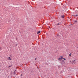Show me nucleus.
<instances>
[{
    "label": "nucleus",
    "mask_w": 78,
    "mask_h": 78,
    "mask_svg": "<svg viewBox=\"0 0 78 78\" xmlns=\"http://www.w3.org/2000/svg\"><path fill=\"white\" fill-rule=\"evenodd\" d=\"M35 60H36L37 59V58H36L35 59Z\"/></svg>",
    "instance_id": "13"
},
{
    "label": "nucleus",
    "mask_w": 78,
    "mask_h": 78,
    "mask_svg": "<svg viewBox=\"0 0 78 78\" xmlns=\"http://www.w3.org/2000/svg\"><path fill=\"white\" fill-rule=\"evenodd\" d=\"M7 59H8V60H9V61H11L12 59H11V57H9L8 58H7Z\"/></svg>",
    "instance_id": "1"
},
{
    "label": "nucleus",
    "mask_w": 78,
    "mask_h": 78,
    "mask_svg": "<svg viewBox=\"0 0 78 78\" xmlns=\"http://www.w3.org/2000/svg\"><path fill=\"white\" fill-rule=\"evenodd\" d=\"M77 16H78V15H74V16H75V17H76Z\"/></svg>",
    "instance_id": "6"
},
{
    "label": "nucleus",
    "mask_w": 78,
    "mask_h": 78,
    "mask_svg": "<svg viewBox=\"0 0 78 78\" xmlns=\"http://www.w3.org/2000/svg\"><path fill=\"white\" fill-rule=\"evenodd\" d=\"M41 33V31H38L37 32V34H39V33Z\"/></svg>",
    "instance_id": "5"
},
{
    "label": "nucleus",
    "mask_w": 78,
    "mask_h": 78,
    "mask_svg": "<svg viewBox=\"0 0 78 78\" xmlns=\"http://www.w3.org/2000/svg\"><path fill=\"white\" fill-rule=\"evenodd\" d=\"M71 56H72V54L70 53V54H69V56L70 57Z\"/></svg>",
    "instance_id": "8"
},
{
    "label": "nucleus",
    "mask_w": 78,
    "mask_h": 78,
    "mask_svg": "<svg viewBox=\"0 0 78 78\" xmlns=\"http://www.w3.org/2000/svg\"><path fill=\"white\" fill-rule=\"evenodd\" d=\"M63 59H64V60H66V58H63Z\"/></svg>",
    "instance_id": "10"
},
{
    "label": "nucleus",
    "mask_w": 78,
    "mask_h": 78,
    "mask_svg": "<svg viewBox=\"0 0 78 78\" xmlns=\"http://www.w3.org/2000/svg\"><path fill=\"white\" fill-rule=\"evenodd\" d=\"M20 76H21V78H23L22 76H23V74H21Z\"/></svg>",
    "instance_id": "4"
},
{
    "label": "nucleus",
    "mask_w": 78,
    "mask_h": 78,
    "mask_svg": "<svg viewBox=\"0 0 78 78\" xmlns=\"http://www.w3.org/2000/svg\"><path fill=\"white\" fill-rule=\"evenodd\" d=\"M74 22H76V23L77 22V20H75V21Z\"/></svg>",
    "instance_id": "9"
},
{
    "label": "nucleus",
    "mask_w": 78,
    "mask_h": 78,
    "mask_svg": "<svg viewBox=\"0 0 78 78\" xmlns=\"http://www.w3.org/2000/svg\"><path fill=\"white\" fill-rule=\"evenodd\" d=\"M57 36H59V34L57 35Z\"/></svg>",
    "instance_id": "16"
},
{
    "label": "nucleus",
    "mask_w": 78,
    "mask_h": 78,
    "mask_svg": "<svg viewBox=\"0 0 78 78\" xmlns=\"http://www.w3.org/2000/svg\"><path fill=\"white\" fill-rule=\"evenodd\" d=\"M73 64H75L76 63V61L75 60L73 61Z\"/></svg>",
    "instance_id": "3"
},
{
    "label": "nucleus",
    "mask_w": 78,
    "mask_h": 78,
    "mask_svg": "<svg viewBox=\"0 0 78 78\" xmlns=\"http://www.w3.org/2000/svg\"><path fill=\"white\" fill-rule=\"evenodd\" d=\"M59 24L58 23V24L57 25H59Z\"/></svg>",
    "instance_id": "15"
},
{
    "label": "nucleus",
    "mask_w": 78,
    "mask_h": 78,
    "mask_svg": "<svg viewBox=\"0 0 78 78\" xmlns=\"http://www.w3.org/2000/svg\"><path fill=\"white\" fill-rule=\"evenodd\" d=\"M63 62H64V60H62Z\"/></svg>",
    "instance_id": "14"
},
{
    "label": "nucleus",
    "mask_w": 78,
    "mask_h": 78,
    "mask_svg": "<svg viewBox=\"0 0 78 78\" xmlns=\"http://www.w3.org/2000/svg\"><path fill=\"white\" fill-rule=\"evenodd\" d=\"M11 67V66H9V67Z\"/></svg>",
    "instance_id": "12"
},
{
    "label": "nucleus",
    "mask_w": 78,
    "mask_h": 78,
    "mask_svg": "<svg viewBox=\"0 0 78 78\" xmlns=\"http://www.w3.org/2000/svg\"><path fill=\"white\" fill-rule=\"evenodd\" d=\"M61 17L62 18H64V16H62Z\"/></svg>",
    "instance_id": "7"
},
{
    "label": "nucleus",
    "mask_w": 78,
    "mask_h": 78,
    "mask_svg": "<svg viewBox=\"0 0 78 78\" xmlns=\"http://www.w3.org/2000/svg\"><path fill=\"white\" fill-rule=\"evenodd\" d=\"M62 59H63V58H62V57H60L59 58V59H58V60H59H59H60V59L62 60Z\"/></svg>",
    "instance_id": "2"
},
{
    "label": "nucleus",
    "mask_w": 78,
    "mask_h": 78,
    "mask_svg": "<svg viewBox=\"0 0 78 78\" xmlns=\"http://www.w3.org/2000/svg\"><path fill=\"white\" fill-rule=\"evenodd\" d=\"M59 67H60L59 66H58V67L59 68Z\"/></svg>",
    "instance_id": "11"
}]
</instances>
